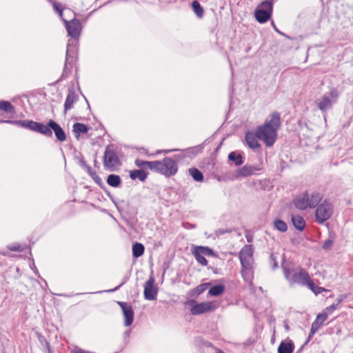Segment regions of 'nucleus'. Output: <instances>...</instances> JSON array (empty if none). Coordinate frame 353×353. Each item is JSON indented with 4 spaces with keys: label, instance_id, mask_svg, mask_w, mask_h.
Segmentation results:
<instances>
[{
    "label": "nucleus",
    "instance_id": "47",
    "mask_svg": "<svg viewBox=\"0 0 353 353\" xmlns=\"http://www.w3.org/2000/svg\"><path fill=\"white\" fill-rule=\"evenodd\" d=\"M186 225H189V226H190L189 228H194V226L193 225L190 224V223H183V226H184L185 228H188V227H187Z\"/></svg>",
    "mask_w": 353,
    "mask_h": 353
},
{
    "label": "nucleus",
    "instance_id": "46",
    "mask_svg": "<svg viewBox=\"0 0 353 353\" xmlns=\"http://www.w3.org/2000/svg\"><path fill=\"white\" fill-rule=\"evenodd\" d=\"M270 258H271V260H272V261L274 262V268L276 267V266H277V265H276V262H275V257H274V256L273 254H272V255L270 256Z\"/></svg>",
    "mask_w": 353,
    "mask_h": 353
},
{
    "label": "nucleus",
    "instance_id": "5",
    "mask_svg": "<svg viewBox=\"0 0 353 353\" xmlns=\"http://www.w3.org/2000/svg\"><path fill=\"white\" fill-rule=\"evenodd\" d=\"M152 171L167 177L174 175L178 170L177 164L172 159L164 158L162 161H154Z\"/></svg>",
    "mask_w": 353,
    "mask_h": 353
},
{
    "label": "nucleus",
    "instance_id": "16",
    "mask_svg": "<svg viewBox=\"0 0 353 353\" xmlns=\"http://www.w3.org/2000/svg\"><path fill=\"white\" fill-rule=\"evenodd\" d=\"M259 139L256 130L254 131H249L245 134V141L249 146L252 149H257L260 148L261 145L259 143Z\"/></svg>",
    "mask_w": 353,
    "mask_h": 353
},
{
    "label": "nucleus",
    "instance_id": "44",
    "mask_svg": "<svg viewBox=\"0 0 353 353\" xmlns=\"http://www.w3.org/2000/svg\"><path fill=\"white\" fill-rule=\"evenodd\" d=\"M346 295H340L337 299H336V303H335V305H337V307L343 302V299L345 298H346Z\"/></svg>",
    "mask_w": 353,
    "mask_h": 353
},
{
    "label": "nucleus",
    "instance_id": "22",
    "mask_svg": "<svg viewBox=\"0 0 353 353\" xmlns=\"http://www.w3.org/2000/svg\"><path fill=\"white\" fill-rule=\"evenodd\" d=\"M190 175L195 181L201 182L203 180V175L197 168H193L188 170Z\"/></svg>",
    "mask_w": 353,
    "mask_h": 353
},
{
    "label": "nucleus",
    "instance_id": "28",
    "mask_svg": "<svg viewBox=\"0 0 353 353\" xmlns=\"http://www.w3.org/2000/svg\"><path fill=\"white\" fill-rule=\"evenodd\" d=\"M192 7L194 12L199 18H202L203 16V8L197 1H193L192 3Z\"/></svg>",
    "mask_w": 353,
    "mask_h": 353
},
{
    "label": "nucleus",
    "instance_id": "42",
    "mask_svg": "<svg viewBox=\"0 0 353 353\" xmlns=\"http://www.w3.org/2000/svg\"><path fill=\"white\" fill-rule=\"evenodd\" d=\"M8 249L10 250H12V251H18V252H20L22 250L21 249V246L20 245L17 244V243H15V244H13V245H8Z\"/></svg>",
    "mask_w": 353,
    "mask_h": 353
},
{
    "label": "nucleus",
    "instance_id": "1",
    "mask_svg": "<svg viewBox=\"0 0 353 353\" xmlns=\"http://www.w3.org/2000/svg\"><path fill=\"white\" fill-rule=\"evenodd\" d=\"M281 125L280 114L273 112L266 119L264 123L258 125L255 130L258 139L263 141L266 147H272L277 138V132Z\"/></svg>",
    "mask_w": 353,
    "mask_h": 353
},
{
    "label": "nucleus",
    "instance_id": "26",
    "mask_svg": "<svg viewBox=\"0 0 353 353\" xmlns=\"http://www.w3.org/2000/svg\"><path fill=\"white\" fill-rule=\"evenodd\" d=\"M229 161H233L236 165H240L243 163V157L240 154L232 152L228 155Z\"/></svg>",
    "mask_w": 353,
    "mask_h": 353
},
{
    "label": "nucleus",
    "instance_id": "8",
    "mask_svg": "<svg viewBox=\"0 0 353 353\" xmlns=\"http://www.w3.org/2000/svg\"><path fill=\"white\" fill-rule=\"evenodd\" d=\"M316 207L315 218L319 224L323 223L331 217L333 213V205L328 200H324Z\"/></svg>",
    "mask_w": 353,
    "mask_h": 353
},
{
    "label": "nucleus",
    "instance_id": "24",
    "mask_svg": "<svg viewBox=\"0 0 353 353\" xmlns=\"http://www.w3.org/2000/svg\"><path fill=\"white\" fill-rule=\"evenodd\" d=\"M37 132L48 137L52 136V131L50 127L49 126V123L48 125L39 123Z\"/></svg>",
    "mask_w": 353,
    "mask_h": 353
},
{
    "label": "nucleus",
    "instance_id": "51",
    "mask_svg": "<svg viewBox=\"0 0 353 353\" xmlns=\"http://www.w3.org/2000/svg\"><path fill=\"white\" fill-rule=\"evenodd\" d=\"M170 151V150H164L163 152H164L165 153H167V152H169Z\"/></svg>",
    "mask_w": 353,
    "mask_h": 353
},
{
    "label": "nucleus",
    "instance_id": "32",
    "mask_svg": "<svg viewBox=\"0 0 353 353\" xmlns=\"http://www.w3.org/2000/svg\"><path fill=\"white\" fill-rule=\"evenodd\" d=\"M0 110L6 112H14V108L13 105L8 101H0Z\"/></svg>",
    "mask_w": 353,
    "mask_h": 353
},
{
    "label": "nucleus",
    "instance_id": "23",
    "mask_svg": "<svg viewBox=\"0 0 353 353\" xmlns=\"http://www.w3.org/2000/svg\"><path fill=\"white\" fill-rule=\"evenodd\" d=\"M305 286L311 290L315 294H319L323 292L327 291V290L325 289L324 288L316 285L311 278H310Z\"/></svg>",
    "mask_w": 353,
    "mask_h": 353
},
{
    "label": "nucleus",
    "instance_id": "39",
    "mask_svg": "<svg viewBox=\"0 0 353 353\" xmlns=\"http://www.w3.org/2000/svg\"><path fill=\"white\" fill-rule=\"evenodd\" d=\"M52 6H53L54 10L58 12V14H59V16L61 17H62L63 11L61 8V5L57 2H52Z\"/></svg>",
    "mask_w": 353,
    "mask_h": 353
},
{
    "label": "nucleus",
    "instance_id": "31",
    "mask_svg": "<svg viewBox=\"0 0 353 353\" xmlns=\"http://www.w3.org/2000/svg\"><path fill=\"white\" fill-rule=\"evenodd\" d=\"M73 131L79 135L80 133H86L88 131V128L83 123H77L73 125Z\"/></svg>",
    "mask_w": 353,
    "mask_h": 353
},
{
    "label": "nucleus",
    "instance_id": "7",
    "mask_svg": "<svg viewBox=\"0 0 353 353\" xmlns=\"http://www.w3.org/2000/svg\"><path fill=\"white\" fill-rule=\"evenodd\" d=\"M272 10L273 0H267L262 2L254 12L256 21L260 23L267 22L272 15Z\"/></svg>",
    "mask_w": 353,
    "mask_h": 353
},
{
    "label": "nucleus",
    "instance_id": "13",
    "mask_svg": "<svg viewBox=\"0 0 353 353\" xmlns=\"http://www.w3.org/2000/svg\"><path fill=\"white\" fill-rule=\"evenodd\" d=\"M118 305L121 307L124 316L125 326H130L133 323L134 311L130 304L126 302L118 301Z\"/></svg>",
    "mask_w": 353,
    "mask_h": 353
},
{
    "label": "nucleus",
    "instance_id": "45",
    "mask_svg": "<svg viewBox=\"0 0 353 353\" xmlns=\"http://www.w3.org/2000/svg\"><path fill=\"white\" fill-rule=\"evenodd\" d=\"M126 281H127V279L125 278L123 279V282L119 286L116 287L114 289L109 290L107 292H112L117 290L122 285H123L126 282Z\"/></svg>",
    "mask_w": 353,
    "mask_h": 353
},
{
    "label": "nucleus",
    "instance_id": "21",
    "mask_svg": "<svg viewBox=\"0 0 353 353\" xmlns=\"http://www.w3.org/2000/svg\"><path fill=\"white\" fill-rule=\"evenodd\" d=\"M148 174L143 170H134L130 172V176L132 179H139L141 181H144L147 178Z\"/></svg>",
    "mask_w": 353,
    "mask_h": 353
},
{
    "label": "nucleus",
    "instance_id": "4",
    "mask_svg": "<svg viewBox=\"0 0 353 353\" xmlns=\"http://www.w3.org/2000/svg\"><path fill=\"white\" fill-rule=\"evenodd\" d=\"M323 196L317 192H305L297 196L294 199V204L299 210H305L307 208H314L322 199Z\"/></svg>",
    "mask_w": 353,
    "mask_h": 353
},
{
    "label": "nucleus",
    "instance_id": "10",
    "mask_svg": "<svg viewBox=\"0 0 353 353\" xmlns=\"http://www.w3.org/2000/svg\"><path fill=\"white\" fill-rule=\"evenodd\" d=\"M192 254L194 256L196 261L201 265L206 266L208 265V261L205 259V256H214L213 250L205 246H194L192 249Z\"/></svg>",
    "mask_w": 353,
    "mask_h": 353
},
{
    "label": "nucleus",
    "instance_id": "48",
    "mask_svg": "<svg viewBox=\"0 0 353 353\" xmlns=\"http://www.w3.org/2000/svg\"><path fill=\"white\" fill-rule=\"evenodd\" d=\"M272 26L274 27V28L276 31H278V30L276 29V26H275V25H274V23L273 21L272 22Z\"/></svg>",
    "mask_w": 353,
    "mask_h": 353
},
{
    "label": "nucleus",
    "instance_id": "15",
    "mask_svg": "<svg viewBox=\"0 0 353 353\" xmlns=\"http://www.w3.org/2000/svg\"><path fill=\"white\" fill-rule=\"evenodd\" d=\"M260 170H261V168L260 166L245 165L236 170V176L247 177L255 174Z\"/></svg>",
    "mask_w": 353,
    "mask_h": 353
},
{
    "label": "nucleus",
    "instance_id": "12",
    "mask_svg": "<svg viewBox=\"0 0 353 353\" xmlns=\"http://www.w3.org/2000/svg\"><path fill=\"white\" fill-rule=\"evenodd\" d=\"M216 307V304L214 302H203L193 305L190 312L193 315H198L208 311H212L215 310Z\"/></svg>",
    "mask_w": 353,
    "mask_h": 353
},
{
    "label": "nucleus",
    "instance_id": "20",
    "mask_svg": "<svg viewBox=\"0 0 353 353\" xmlns=\"http://www.w3.org/2000/svg\"><path fill=\"white\" fill-rule=\"evenodd\" d=\"M291 220L293 225L299 231H302L305 226V221L302 216L298 214H292Z\"/></svg>",
    "mask_w": 353,
    "mask_h": 353
},
{
    "label": "nucleus",
    "instance_id": "29",
    "mask_svg": "<svg viewBox=\"0 0 353 353\" xmlns=\"http://www.w3.org/2000/svg\"><path fill=\"white\" fill-rule=\"evenodd\" d=\"M224 290L225 288L223 285H216L209 290L208 294L211 296H217L221 294L224 292Z\"/></svg>",
    "mask_w": 353,
    "mask_h": 353
},
{
    "label": "nucleus",
    "instance_id": "11",
    "mask_svg": "<svg viewBox=\"0 0 353 353\" xmlns=\"http://www.w3.org/2000/svg\"><path fill=\"white\" fill-rule=\"evenodd\" d=\"M157 294L158 288L155 285V279L154 276L151 275L144 285V298L148 301H154L157 299Z\"/></svg>",
    "mask_w": 353,
    "mask_h": 353
},
{
    "label": "nucleus",
    "instance_id": "34",
    "mask_svg": "<svg viewBox=\"0 0 353 353\" xmlns=\"http://www.w3.org/2000/svg\"><path fill=\"white\" fill-rule=\"evenodd\" d=\"M210 285L209 283H202L199 285H198L196 288L192 290V296H198L202 292H203L205 290H207L208 286Z\"/></svg>",
    "mask_w": 353,
    "mask_h": 353
},
{
    "label": "nucleus",
    "instance_id": "3",
    "mask_svg": "<svg viewBox=\"0 0 353 353\" xmlns=\"http://www.w3.org/2000/svg\"><path fill=\"white\" fill-rule=\"evenodd\" d=\"M285 278L290 285L298 284L305 286L310 276L307 272L303 268H291L283 265Z\"/></svg>",
    "mask_w": 353,
    "mask_h": 353
},
{
    "label": "nucleus",
    "instance_id": "17",
    "mask_svg": "<svg viewBox=\"0 0 353 353\" xmlns=\"http://www.w3.org/2000/svg\"><path fill=\"white\" fill-rule=\"evenodd\" d=\"M78 95L73 90H69L64 103V113L73 108L74 103L78 101Z\"/></svg>",
    "mask_w": 353,
    "mask_h": 353
},
{
    "label": "nucleus",
    "instance_id": "38",
    "mask_svg": "<svg viewBox=\"0 0 353 353\" xmlns=\"http://www.w3.org/2000/svg\"><path fill=\"white\" fill-rule=\"evenodd\" d=\"M38 124L39 123L37 122L33 121H28L27 128L37 132Z\"/></svg>",
    "mask_w": 353,
    "mask_h": 353
},
{
    "label": "nucleus",
    "instance_id": "41",
    "mask_svg": "<svg viewBox=\"0 0 353 353\" xmlns=\"http://www.w3.org/2000/svg\"><path fill=\"white\" fill-rule=\"evenodd\" d=\"M70 57V50L68 48L67 51H66V59H65L64 72L66 71V69L68 68V66L70 64V60H69Z\"/></svg>",
    "mask_w": 353,
    "mask_h": 353
},
{
    "label": "nucleus",
    "instance_id": "35",
    "mask_svg": "<svg viewBox=\"0 0 353 353\" xmlns=\"http://www.w3.org/2000/svg\"><path fill=\"white\" fill-rule=\"evenodd\" d=\"M1 122L12 123V124H15V125H19L21 127L27 128L28 121H10V120H7V121H1Z\"/></svg>",
    "mask_w": 353,
    "mask_h": 353
},
{
    "label": "nucleus",
    "instance_id": "25",
    "mask_svg": "<svg viewBox=\"0 0 353 353\" xmlns=\"http://www.w3.org/2000/svg\"><path fill=\"white\" fill-rule=\"evenodd\" d=\"M120 176L115 174H110L108 176L107 183L112 187L117 188L121 184Z\"/></svg>",
    "mask_w": 353,
    "mask_h": 353
},
{
    "label": "nucleus",
    "instance_id": "6",
    "mask_svg": "<svg viewBox=\"0 0 353 353\" xmlns=\"http://www.w3.org/2000/svg\"><path fill=\"white\" fill-rule=\"evenodd\" d=\"M339 94V90L332 88L328 92L318 99L316 101V104L321 111L325 112L330 109L332 105L336 102Z\"/></svg>",
    "mask_w": 353,
    "mask_h": 353
},
{
    "label": "nucleus",
    "instance_id": "27",
    "mask_svg": "<svg viewBox=\"0 0 353 353\" xmlns=\"http://www.w3.org/2000/svg\"><path fill=\"white\" fill-rule=\"evenodd\" d=\"M144 252V246L143 244L139 243H136L132 246V254L133 256L136 258H138L143 255Z\"/></svg>",
    "mask_w": 353,
    "mask_h": 353
},
{
    "label": "nucleus",
    "instance_id": "36",
    "mask_svg": "<svg viewBox=\"0 0 353 353\" xmlns=\"http://www.w3.org/2000/svg\"><path fill=\"white\" fill-rule=\"evenodd\" d=\"M321 325H321L319 323L314 321L312 324L311 330H310L309 336L311 337L312 336H313L318 331V330L320 328V327Z\"/></svg>",
    "mask_w": 353,
    "mask_h": 353
},
{
    "label": "nucleus",
    "instance_id": "18",
    "mask_svg": "<svg viewBox=\"0 0 353 353\" xmlns=\"http://www.w3.org/2000/svg\"><path fill=\"white\" fill-rule=\"evenodd\" d=\"M49 126L54 132L57 139L59 141H64L66 139L65 134L61 127L53 120H50Z\"/></svg>",
    "mask_w": 353,
    "mask_h": 353
},
{
    "label": "nucleus",
    "instance_id": "43",
    "mask_svg": "<svg viewBox=\"0 0 353 353\" xmlns=\"http://www.w3.org/2000/svg\"><path fill=\"white\" fill-rule=\"evenodd\" d=\"M332 243H333V242H332V240H330V239H327V240H326V241L323 243V245H322V248H323L324 250H328V249H330V248L332 247Z\"/></svg>",
    "mask_w": 353,
    "mask_h": 353
},
{
    "label": "nucleus",
    "instance_id": "30",
    "mask_svg": "<svg viewBox=\"0 0 353 353\" xmlns=\"http://www.w3.org/2000/svg\"><path fill=\"white\" fill-rule=\"evenodd\" d=\"M153 163H154V161H143L141 159H137L135 161V165L137 167L141 168L142 169L148 168V169L152 170L153 165H154Z\"/></svg>",
    "mask_w": 353,
    "mask_h": 353
},
{
    "label": "nucleus",
    "instance_id": "14",
    "mask_svg": "<svg viewBox=\"0 0 353 353\" xmlns=\"http://www.w3.org/2000/svg\"><path fill=\"white\" fill-rule=\"evenodd\" d=\"M64 22L68 34L73 38H77L80 34L81 29L80 21L73 19L70 21L64 20Z\"/></svg>",
    "mask_w": 353,
    "mask_h": 353
},
{
    "label": "nucleus",
    "instance_id": "19",
    "mask_svg": "<svg viewBox=\"0 0 353 353\" xmlns=\"http://www.w3.org/2000/svg\"><path fill=\"white\" fill-rule=\"evenodd\" d=\"M294 350V343L291 339H286L283 341L278 347L279 353H292Z\"/></svg>",
    "mask_w": 353,
    "mask_h": 353
},
{
    "label": "nucleus",
    "instance_id": "33",
    "mask_svg": "<svg viewBox=\"0 0 353 353\" xmlns=\"http://www.w3.org/2000/svg\"><path fill=\"white\" fill-rule=\"evenodd\" d=\"M274 227L279 231L284 232L287 230V224L281 219H276L274 221Z\"/></svg>",
    "mask_w": 353,
    "mask_h": 353
},
{
    "label": "nucleus",
    "instance_id": "40",
    "mask_svg": "<svg viewBox=\"0 0 353 353\" xmlns=\"http://www.w3.org/2000/svg\"><path fill=\"white\" fill-rule=\"evenodd\" d=\"M337 308V305L333 303L332 305L327 307L324 311L325 313H327V316L332 314Z\"/></svg>",
    "mask_w": 353,
    "mask_h": 353
},
{
    "label": "nucleus",
    "instance_id": "50",
    "mask_svg": "<svg viewBox=\"0 0 353 353\" xmlns=\"http://www.w3.org/2000/svg\"><path fill=\"white\" fill-rule=\"evenodd\" d=\"M190 303H195V301L194 300H192V301H190Z\"/></svg>",
    "mask_w": 353,
    "mask_h": 353
},
{
    "label": "nucleus",
    "instance_id": "2",
    "mask_svg": "<svg viewBox=\"0 0 353 353\" xmlns=\"http://www.w3.org/2000/svg\"><path fill=\"white\" fill-rule=\"evenodd\" d=\"M242 266L241 275L244 281L252 284L253 279V249L251 245H245L239 252Z\"/></svg>",
    "mask_w": 353,
    "mask_h": 353
},
{
    "label": "nucleus",
    "instance_id": "9",
    "mask_svg": "<svg viewBox=\"0 0 353 353\" xmlns=\"http://www.w3.org/2000/svg\"><path fill=\"white\" fill-rule=\"evenodd\" d=\"M119 159L112 145L107 146L103 155L104 167L113 170L119 165Z\"/></svg>",
    "mask_w": 353,
    "mask_h": 353
},
{
    "label": "nucleus",
    "instance_id": "49",
    "mask_svg": "<svg viewBox=\"0 0 353 353\" xmlns=\"http://www.w3.org/2000/svg\"><path fill=\"white\" fill-rule=\"evenodd\" d=\"M50 3L52 4V2H55L54 0H48Z\"/></svg>",
    "mask_w": 353,
    "mask_h": 353
},
{
    "label": "nucleus",
    "instance_id": "37",
    "mask_svg": "<svg viewBox=\"0 0 353 353\" xmlns=\"http://www.w3.org/2000/svg\"><path fill=\"white\" fill-rule=\"evenodd\" d=\"M327 313H325L323 312L316 316L315 321L319 323L321 325H323V322L327 319Z\"/></svg>",
    "mask_w": 353,
    "mask_h": 353
}]
</instances>
